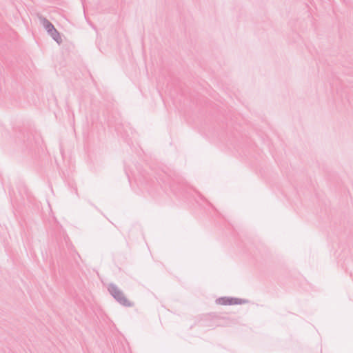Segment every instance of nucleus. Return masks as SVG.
Wrapping results in <instances>:
<instances>
[{
	"instance_id": "3",
	"label": "nucleus",
	"mask_w": 353,
	"mask_h": 353,
	"mask_svg": "<svg viewBox=\"0 0 353 353\" xmlns=\"http://www.w3.org/2000/svg\"><path fill=\"white\" fill-rule=\"evenodd\" d=\"M39 19L41 24L43 26V27L47 31V32L52 30V29L54 28V25L49 20H48L46 17H44L43 16H39Z\"/></svg>"
},
{
	"instance_id": "2",
	"label": "nucleus",
	"mask_w": 353,
	"mask_h": 353,
	"mask_svg": "<svg viewBox=\"0 0 353 353\" xmlns=\"http://www.w3.org/2000/svg\"><path fill=\"white\" fill-rule=\"evenodd\" d=\"M246 301L239 298L220 297L216 300V303L222 305H239L245 303Z\"/></svg>"
},
{
	"instance_id": "4",
	"label": "nucleus",
	"mask_w": 353,
	"mask_h": 353,
	"mask_svg": "<svg viewBox=\"0 0 353 353\" xmlns=\"http://www.w3.org/2000/svg\"><path fill=\"white\" fill-rule=\"evenodd\" d=\"M48 33L58 44H61L62 43L60 34L55 28H54L52 30L49 31Z\"/></svg>"
},
{
	"instance_id": "1",
	"label": "nucleus",
	"mask_w": 353,
	"mask_h": 353,
	"mask_svg": "<svg viewBox=\"0 0 353 353\" xmlns=\"http://www.w3.org/2000/svg\"><path fill=\"white\" fill-rule=\"evenodd\" d=\"M108 290L111 296L121 305L131 307L134 305L133 302L129 301L125 296L123 292L120 290L114 283H110L108 285Z\"/></svg>"
}]
</instances>
